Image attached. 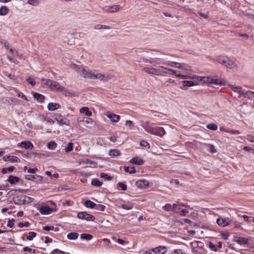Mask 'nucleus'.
Wrapping results in <instances>:
<instances>
[{
  "label": "nucleus",
  "instance_id": "nucleus-1",
  "mask_svg": "<svg viewBox=\"0 0 254 254\" xmlns=\"http://www.w3.org/2000/svg\"><path fill=\"white\" fill-rule=\"evenodd\" d=\"M42 81L44 82V84L48 86L52 90H56L58 92L64 91L65 93L68 92L66 88L61 85L57 81L44 78H43Z\"/></svg>",
  "mask_w": 254,
  "mask_h": 254
},
{
  "label": "nucleus",
  "instance_id": "nucleus-2",
  "mask_svg": "<svg viewBox=\"0 0 254 254\" xmlns=\"http://www.w3.org/2000/svg\"><path fill=\"white\" fill-rule=\"evenodd\" d=\"M73 65L76 68V72H78L81 71V76L85 78H89L93 79L95 72L91 70H87L85 68H82V66H79L77 64H74Z\"/></svg>",
  "mask_w": 254,
  "mask_h": 254
},
{
  "label": "nucleus",
  "instance_id": "nucleus-3",
  "mask_svg": "<svg viewBox=\"0 0 254 254\" xmlns=\"http://www.w3.org/2000/svg\"><path fill=\"white\" fill-rule=\"evenodd\" d=\"M217 61L221 64L226 67L231 68L236 65V64L231 60L227 57H218Z\"/></svg>",
  "mask_w": 254,
  "mask_h": 254
},
{
  "label": "nucleus",
  "instance_id": "nucleus-4",
  "mask_svg": "<svg viewBox=\"0 0 254 254\" xmlns=\"http://www.w3.org/2000/svg\"><path fill=\"white\" fill-rule=\"evenodd\" d=\"M77 217L78 219L85 220L88 221H93L95 220V217L87 212H79L77 213Z\"/></svg>",
  "mask_w": 254,
  "mask_h": 254
},
{
  "label": "nucleus",
  "instance_id": "nucleus-5",
  "mask_svg": "<svg viewBox=\"0 0 254 254\" xmlns=\"http://www.w3.org/2000/svg\"><path fill=\"white\" fill-rule=\"evenodd\" d=\"M53 118L61 125H65L69 126L70 125L69 120L64 118L61 114H56Z\"/></svg>",
  "mask_w": 254,
  "mask_h": 254
},
{
  "label": "nucleus",
  "instance_id": "nucleus-6",
  "mask_svg": "<svg viewBox=\"0 0 254 254\" xmlns=\"http://www.w3.org/2000/svg\"><path fill=\"white\" fill-rule=\"evenodd\" d=\"M135 186L140 189H145L149 187V182L145 179L139 180L136 181Z\"/></svg>",
  "mask_w": 254,
  "mask_h": 254
},
{
  "label": "nucleus",
  "instance_id": "nucleus-7",
  "mask_svg": "<svg viewBox=\"0 0 254 254\" xmlns=\"http://www.w3.org/2000/svg\"><path fill=\"white\" fill-rule=\"evenodd\" d=\"M142 70L144 72L148 73L151 74L156 75H161L160 70L159 69V67L157 68H148V67H144L142 69Z\"/></svg>",
  "mask_w": 254,
  "mask_h": 254
},
{
  "label": "nucleus",
  "instance_id": "nucleus-8",
  "mask_svg": "<svg viewBox=\"0 0 254 254\" xmlns=\"http://www.w3.org/2000/svg\"><path fill=\"white\" fill-rule=\"evenodd\" d=\"M25 179L27 180L35 181L37 183H41L43 180V177L39 175H25Z\"/></svg>",
  "mask_w": 254,
  "mask_h": 254
},
{
  "label": "nucleus",
  "instance_id": "nucleus-9",
  "mask_svg": "<svg viewBox=\"0 0 254 254\" xmlns=\"http://www.w3.org/2000/svg\"><path fill=\"white\" fill-rule=\"evenodd\" d=\"M154 254H165L167 252V248L165 246H159L152 249Z\"/></svg>",
  "mask_w": 254,
  "mask_h": 254
},
{
  "label": "nucleus",
  "instance_id": "nucleus-10",
  "mask_svg": "<svg viewBox=\"0 0 254 254\" xmlns=\"http://www.w3.org/2000/svg\"><path fill=\"white\" fill-rule=\"evenodd\" d=\"M77 122L78 123H80V122L86 123L87 125H85V127H89V128L92 127V125H94L93 121L92 119L91 118H88V117L83 118V120H80V118H78L77 119Z\"/></svg>",
  "mask_w": 254,
  "mask_h": 254
},
{
  "label": "nucleus",
  "instance_id": "nucleus-11",
  "mask_svg": "<svg viewBox=\"0 0 254 254\" xmlns=\"http://www.w3.org/2000/svg\"><path fill=\"white\" fill-rule=\"evenodd\" d=\"M166 133L165 130L162 127H154L153 133L160 137L163 136Z\"/></svg>",
  "mask_w": 254,
  "mask_h": 254
},
{
  "label": "nucleus",
  "instance_id": "nucleus-12",
  "mask_svg": "<svg viewBox=\"0 0 254 254\" xmlns=\"http://www.w3.org/2000/svg\"><path fill=\"white\" fill-rule=\"evenodd\" d=\"M238 93L240 95V97L243 96L244 98H251L252 95H254V92L252 91L239 90Z\"/></svg>",
  "mask_w": 254,
  "mask_h": 254
},
{
  "label": "nucleus",
  "instance_id": "nucleus-13",
  "mask_svg": "<svg viewBox=\"0 0 254 254\" xmlns=\"http://www.w3.org/2000/svg\"><path fill=\"white\" fill-rule=\"evenodd\" d=\"M216 222L218 225L225 227L229 224L230 221L228 218L220 217L217 218Z\"/></svg>",
  "mask_w": 254,
  "mask_h": 254
},
{
  "label": "nucleus",
  "instance_id": "nucleus-14",
  "mask_svg": "<svg viewBox=\"0 0 254 254\" xmlns=\"http://www.w3.org/2000/svg\"><path fill=\"white\" fill-rule=\"evenodd\" d=\"M3 160L4 161H10L11 162H19L20 161V159L17 156H5L3 158Z\"/></svg>",
  "mask_w": 254,
  "mask_h": 254
},
{
  "label": "nucleus",
  "instance_id": "nucleus-15",
  "mask_svg": "<svg viewBox=\"0 0 254 254\" xmlns=\"http://www.w3.org/2000/svg\"><path fill=\"white\" fill-rule=\"evenodd\" d=\"M107 116L110 119L112 122L115 123L118 122L120 118V116L111 112H108L107 114Z\"/></svg>",
  "mask_w": 254,
  "mask_h": 254
},
{
  "label": "nucleus",
  "instance_id": "nucleus-16",
  "mask_svg": "<svg viewBox=\"0 0 254 254\" xmlns=\"http://www.w3.org/2000/svg\"><path fill=\"white\" fill-rule=\"evenodd\" d=\"M13 200L16 204L22 205L25 204V199L23 198V195L15 197L13 198Z\"/></svg>",
  "mask_w": 254,
  "mask_h": 254
},
{
  "label": "nucleus",
  "instance_id": "nucleus-17",
  "mask_svg": "<svg viewBox=\"0 0 254 254\" xmlns=\"http://www.w3.org/2000/svg\"><path fill=\"white\" fill-rule=\"evenodd\" d=\"M197 79L204 83H211L213 81V77L212 76H198Z\"/></svg>",
  "mask_w": 254,
  "mask_h": 254
},
{
  "label": "nucleus",
  "instance_id": "nucleus-18",
  "mask_svg": "<svg viewBox=\"0 0 254 254\" xmlns=\"http://www.w3.org/2000/svg\"><path fill=\"white\" fill-rule=\"evenodd\" d=\"M39 211L40 213L44 215L49 214L52 211V209L48 206H42Z\"/></svg>",
  "mask_w": 254,
  "mask_h": 254
},
{
  "label": "nucleus",
  "instance_id": "nucleus-19",
  "mask_svg": "<svg viewBox=\"0 0 254 254\" xmlns=\"http://www.w3.org/2000/svg\"><path fill=\"white\" fill-rule=\"evenodd\" d=\"M33 97L37 102L41 103H44L45 99V96L37 92H34Z\"/></svg>",
  "mask_w": 254,
  "mask_h": 254
},
{
  "label": "nucleus",
  "instance_id": "nucleus-20",
  "mask_svg": "<svg viewBox=\"0 0 254 254\" xmlns=\"http://www.w3.org/2000/svg\"><path fill=\"white\" fill-rule=\"evenodd\" d=\"M60 107L61 106L60 104L57 103H49L47 106L48 110L50 111H55L59 109Z\"/></svg>",
  "mask_w": 254,
  "mask_h": 254
},
{
  "label": "nucleus",
  "instance_id": "nucleus-21",
  "mask_svg": "<svg viewBox=\"0 0 254 254\" xmlns=\"http://www.w3.org/2000/svg\"><path fill=\"white\" fill-rule=\"evenodd\" d=\"M177 206L178 204H173V205H171L170 204L167 203L163 206V209L167 211H176V207Z\"/></svg>",
  "mask_w": 254,
  "mask_h": 254
},
{
  "label": "nucleus",
  "instance_id": "nucleus-22",
  "mask_svg": "<svg viewBox=\"0 0 254 254\" xmlns=\"http://www.w3.org/2000/svg\"><path fill=\"white\" fill-rule=\"evenodd\" d=\"M93 77V79H98L101 81H107L108 79H110V78L109 76H106L101 73H95L94 76Z\"/></svg>",
  "mask_w": 254,
  "mask_h": 254
},
{
  "label": "nucleus",
  "instance_id": "nucleus-23",
  "mask_svg": "<svg viewBox=\"0 0 254 254\" xmlns=\"http://www.w3.org/2000/svg\"><path fill=\"white\" fill-rule=\"evenodd\" d=\"M130 162L137 165H142L144 164V160L143 159H139L137 157H133L130 160Z\"/></svg>",
  "mask_w": 254,
  "mask_h": 254
},
{
  "label": "nucleus",
  "instance_id": "nucleus-24",
  "mask_svg": "<svg viewBox=\"0 0 254 254\" xmlns=\"http://www.w3.org/2000/svg\"><path fill=\"white\" fill-rule=\"evenodd\" d=\"M20 146L25 149H32L33 144L29 141H23L20 143Z\"/></svg>",
  "mask_w": 254,
  "mask_h": 254
},
{
  "label": "nucleus",
  "instance_id": "nucleus-25",
  "mask_svg": "<svg viewBox=\"0 0 254 254\" xmlns=\"http://www.w3.org/2000/svg\"><path fill=\"white\" fill-rule=\"evenodd\" d=\"M7 181L9 182L11 185H14L19 181V178L12 175H10Z\"/></svg>",
  "mask_w": 254,
  "mask_h": 254
},
{
  "label": "nucleus",
  "instance_id": "nucleus-26",
  "mask_svg": "<svg viewBox=\"0 0 254 254\" xmlns=\"http://www.w3.org/2000/svg\"><path fill=\"white\" fill-rule=\"evenodd\" d=\"M121 153L120 150L118 149H111L109 151V155L112 157H116L120 156Z\"/></svg>",
  "mask_w": 254,
  "mask_h": 254
},
{
  "label": "nucleus",
  "instance_id": "nucleus-27",
  "mask_svg": "<svg viewBox=\"0 0 254 254\" xmlns=\"http://www.w3.org/2000/svg\"><path fill=\"white\" fill-rule=\"evenodd\" d=\"M182 83L185 87H191L197 85L196 82L193 81L184 80L182 81Z\"/></svg>",
  "mask_w": 254,
  "mask_h": 254
},
{
  "label": "nucleus",
  "instance_id": "nucleus-28",
  "mask_svg": "<svg viewBox=\"0 0 254 254\" xmlns=\"http://www.w3.org/2000/svg\"><path fill=\"white\" fill-rule=\"evenodd\" d=\"M81 113H84L87 117H90L92 115V112L89 111V108L86 107H83L80 109Z\"/></svg>",
  "mask_w": 254,
  "mask_h": 254
},
{
  "label": "nucleus",
  "instance_id": "nucleus-29",
  "mask_svg": "<svg viewBox=\"0 0 254 254\" xmlns=\"http://www.w3.org/2000/svg\"><path fill=\"white\" fill-rule=\"evenodd\" d=\"M84 205L87 208H93L95 207L96 203L90 200H87L84 202Z\"/></svg>",
  "mask_w": 254,
  "mask_h": 254
},
{
  "label": "nucleus",
  "instance_id": "nucleus-30",
  "mask_svg": "<svg viewBox=\"0 0 254 254\" xmlns=\"http://www.w3.org/2000/svg\"><path fill=\"white\" fill-rule=\"evenodd\" d=\"M236 242L241 245H246L248 243L249 240L247 238L240 237H238V239L236 241Z\"/></svg>",
  "mask_w": 254,
  "mask_h": 254
},
{
  "label": "nucleus",
  "instance_id": "nucleus-31",
  "mask_svg": "<svg viewBox=\"0 0 254 254\" xmlns=\"http://www.w3.org/2000/svg\"><path fill=\"white\" fill-rule=\"evenodd\" d=\"M124 170L126 172L130 174H133L136 173V170L134 167H124Z\"/></svg>",
  "mask_w": 254,
  "mask_h": 254
},
{
  "label": "nucleus",
  "instance_id": "nucleus-32",
  "mask_svg": "<svg viewBox=\"0 0 254 254\" xmlns=\"http://www.w3.org/2000/svg\"><path fill=\"white\" fill-rule=\"evenodd\" d=\"M15 167L13 166H11L8 168H3L1 170V172L3 174H6L8 172H12L15 170Z\"/></svg>",
  "mask_w": 254,
  "mask_h": 254
},
{
  "label": "nucleus",
  "instance_id": "nucleus-33",
  "mask_svg": "<svg viewBox=\"0 0 254 254\" xmlns=\"http://www.w3.org/2000/svg\"><path fill=\"white\" fill-rule=\"evenodd\" d=\"M204 145L205 146L207 151H208L209 152L211 153H214L216 152V150L215 149L213 145L211 144H205Z\"/></svg>",
  "mask_w": 254,
  "mask_h": 254
},
{
  "label": "nucleus",
  "instance_id": "nucleus-34",
  "mask_svg": "<svg viewBox=\"0 0 254 254\" xmlns=\"http://www.w3.org/2000/svg\"><path fill=\"white\" fill-rule=\"evenodd\" d=\"M78 237V234L76 232H71L67 235V238L69 240H76Z\"/></svg>",
  "mask_w": 254,
  "mask_h": 254
},
{
  "label": "nucleus",
  "instance_id": "nucleus-35",
  "mask_svg": "<svg viewBox=\"0 0 254 254\" xmlns=\"http://www.w3.org/2000/svg\"><path fill=\"white\" fill-rule=\"evenodd\" d=\"M8 8L6 6H2L0 7V15L4 16L8 12Z\"/></svg>",
  "mask_w": 254,
  "mask_h": 254
},
{
  "label": "nucleus",
  "instance_id": "nucleus-36",
  "mask_svg": "<svg viewBox=\"0 0 254 254\" xmlns=\"http://www.w3.org/2000/svg\"><path fill=\"white\" fill-rule=\"evenodd\" d=\"M91 185L94 186L100 187L102 185V183L99 181L98 179L94 178L92 180Z\"/></svg>",
  "mask_w": 254,
  "mask_h": 254
},
{
  "label": "nucleus",
  "instance_id": "nucleus-37",
  "mask_svg": "<svg viewBox=\"0 0 254 254\" xmlns=\"http://www.w3.org/2000/svg\"><path fill=\"white\" fill-rule=\"evenodd\" d=\"M118 208H122L126 210H130L132 208V205L131 204H123L120 205H117Z\"/></svg>",
  "mask_w": 254,
  "mask_h": 254
},
{
  "label": "nucleus",
  "instance_id": "nucleus-38",
  "mask_svg": "<svg viewBox=\"0 0 254 254\" xmlns=\"http://www.w3.org/2000/svg\"><path fill=\"white\" fill-rule=\"evenodd\" d=\"M80 238L82 240H86L89 241L93 238V236L92 235L89 234L83 233L80 235Z\"/></svg>",
  "mask_w": 254,
  "mask_h": 254
},
{
  "label": "nucleus",
  "instance_id": "nucleus-39",
  "mask_svg": "<svg viewBox=\"0 0 254 254\" xmlns=\"http://www.w3.org/2000/svg\"><path fill=\"white\" fill-rule=\"evenodd\" d=\"M57 146V144L54 141H51L47 144L48 148L51 150H55Z\"/></svg>",
  "mask_w": 254,
  "mask_h": 254
},
{
  "label": "nucleus",
  "instance_id": "nucleus-40",
  "mask_svg": "<svg viewBox=\"0 0 254 254\" xmlns=\"http://www.w3.org/2000/svg\"><path fill=\"white\" fill-rule=\"evenodd\" d=\"M37 236L36 233L34 232H29L28 233V236L26 237V239L28 241H32L34 238Z\"/></svg>",
  "mask_w": 254,
  "mask_h": 254
},
{
  "label": "nucleus",
  "instance_id": "nucleus-41",
  "mask_svg": "<svg viewBox=\"0 0 254 254\" xmlns=\"http://www.w3.org/2000/svg\"><path fill=\"white\" fill-rule=\"evenodd\" d=\"M100 177L103 179L105 181H111L113 179L112 177L109 176L108 174L104 173L100 174Z\"/></svg>",
  "mask_w": 254,
  "mask_h": 254
},
{
  "label": "nucleus",
  "instance_id": "nucleus-42",
  "mask_svg": "<svg viewBox=\"0 0 254 254\" xmlns=\"http://www.w3.org/2000/svg\"><path fill=\"white\" fill-rule=\"evenodd\" d=\"M207 128L212 130H216L217 129V125L215 123L208 124L207 125Z\"/></svg>",
  "mask_w": 254,
  "mask_h": 254
},
{
  "label": "nucleus",
  "instance_id": "nucleus-43",
  "mask_svg": "<svg viewBox=\"0 0 254 254\" xmlns=\"http://www.w3.org/2000/svg\"><path fill=\"white\" fill-rule=\"evenodd\" d=\"M73 143L69 142L67 144V146L64 148V151L66 152H69L73 150Z\"/></svg>",
  "mask_w": 254,
  "mask_h": 254
},
{
  "label": "nucleus",
  "instance_id": "nucleus-44",
  "mask_svg": "<svg viewBox=\"0 0 254 254\" xmlns=\"http://www.w3.org/2000/svg\"><path fill=\"white\" fill-rule=\"evenodd\" d=\"M176 67L187 70L190 69V66L184 63L180 64V65H176Z\"/></svg>",
  "mask_w": 254,
  "mask_h": 254
},
{
  "label": "nucleus",
  "instance_id": "nucleus-45",
  "mask_svg": "<svg viewBox=\"0 0 254 254\" xmlns=\"http://www.w3.org/2000/svg\"><path fill=\"white\" fill-rule=\"evenodd\" d=\"M159 69L160 70L161 75H163V74L168 73L169 72V68H167L165 66H160Z\"/></svg>",
  "mask_w": 254,
  "mask_h": 254
},
{
  "label": "nucleus",
  "instance_id": "nucleus-46",
  "mask_svg": "<svg viewBox=\"0 0 254 254\" xmlns=\"http://www.w3.org/2000/svg\"><path fill=\"white\" fill-rule=\"evenodd\" d=\"M50 254H69L68 253H66L65 252L61 251L58 249H54Z\"/></svg>",
  "mask_w": 254,
  "mask_h": 254
},
{
  "label": "nucleus",
  "instance_id": "nucleus-47",
  "mask_svg": "<svg viewBox=\"0 0 254 254\" xmlns=\"http://www.w3.org/2000/svg\"><path fill=\"white\" fill-rule=\"evenodd\" d=\"M105 206L102 204H96L95 209L98 211H104L105 209Z\"/></svg>",
  "mask_w": 254,
  "mask_h": 254
},
{
  "label": "nucleus",
  "instance_id": "nucleus-48",
  "mask_svg": "<svg viewBox=\"0 0 254 254\" xmlns=\"http://www.w3.org/2000/svg\"><path fill=\"white\" fill-rule=\"evenodd\" d=\"M119 10V6L117 5H114L110 7V11L111 12H115L118 11Z\"/></svg>",
  "mask_w": 254,
  "mask_h": 254
},
{
  "label": "nucleus",
  "instance_id": "nucleus-49",
  "mask_svg": "<svg viewBox=\"0 0 254 254\" xmlns=\"http://www.w3.org/2000/svg\"><path fill=\"white\" fill-rule=\"evenodd\" d=\"M24 199H25V204L29 203L34 201V198L26 195H23Z\"/></svg>",
  "mask_w": 254,
  "mask_h": 254
},
{
  "label": "nucleus",
  "instance_id": "nucleus-50",
  "mask_svg": "<svg viewBox=\"0 0 254 254\" xmlns=\"http://www.w3.org/2000/svg\"><path fill=\"white\" fill-rule=\"evenodd\" d=\"M229 86L230 87L232 90H233L235 92H237L238 93V91L239 90H237V89H241L242 87L240 86H235L234 85L230 84Z\"/></svg>",
  "mask_w": 254,
  "mask_h": 254
},
{
  "label": "nucleus",
  "instance_id": "nucleus-51",
  "mask_svg": "<svg viewBox=\"0 0 254 254\" xmlns=\"http://www.w3.org/2000/svg\"><path fill=\"white\" fill-rule=\"evenodd\" d=\"M176 76L177 77H180L181 78L183 79H188V78H194V77H191L188 75H183V74H176Z\"/></svg>",
  "mask_w": 254,
  "mask_h": 254
},
{
  "label": "nucleus",
  "instance_id": "nucleus-52",
  "mask_svg": "<svg viewBox=\"0 0 254 254\" xmlns=\"http://www.w3.org/2000/svg\"><path fill=\"white\" fill-rule=\"evenodd\" d=\"M140 145L142 147H147L148 148H150L149 144L146 141L144 140H142L140 142Z\"/></svg>",
  "mask_w": 254,
  "mask_h": 254
},
{
  "label": "nucleus",
  "instance_id": "nucleus-53",
  "mask_svg": "<svg viewBox=\"0 0 254 254\" xmlns=\"http://www.w3.org/2000/svg\"><path fill=\"white\" fill-rule=\"evenodd\" d=\"M212 84H214L216 85H223L225 84L224 82H223L222 81H219V80L217 79H215L213 78V81L212 82Z\"/></svg>",
  "mask_w": 254,
  "mask_h": 254
},
{
  "label": "nucleus",
  "instance_id": "nucleus-54",
  "mask_svg": "<svg viewBox=\"0 0 254 254\" xmlns=\"http://www.w3.org/2000/svg\"><path fill=\"white\" fill-rule=\"evenodd\" d=\"M1 43L6 49H10V45L7 41L3 40L1 41Z\"/></svg>",
  "mask_w": 254,
  "mask_h": 254
},
{
  "label": "nucleus",
  "instance_id": "nucleus-55",
  "mask_svg": "<svg viewBox=\"0 0 254 254\" xmlns=\"http://www.w3.org/2000/svg\"><path fill=\"white\" fill-rule=\"evenodd\" d=\"M118 185L120 188L122 189V190H123L125 191L127 190V186L122 182H119Z\"/></svg>",
  "mask_w": 254,
  "mask_h": 254
},
{
  "label": "nucleus",
  "instance_id": "nucleus-56",
  "mask_svg": "<svg viewBox=\"0 0 254 254\" xmlns=\"http://www.w3.org/2000/svg\"><path fill=\"white\" fill-rule=\"evenodd\" d=\"M157 59H158L156 58V59H152V60H148V59H147L145 58H143V61L145 63H149L151 64H153L156 61Z\"/></svg>",
  "mask_w": 254,
  "mask_h": 254
},
{
  "label": "nucleus",
  "instance_id": "nucleus-57",
  "mask_svg": "<svg viewBox=\"0 0 254 254\" xmlns=\"http://www.w3.org/2000/svg\"><path fill=\"white\" fill-rule=\"evenodd\" d=\"M15 220L13 218H12L10 220H9L7 222V227L9 228H12L14 226V222Z\"/></svg>",
  "mask_w": 254,
  "mask_h": 254
},
{
  "label": "nucleus",
  "instance_id": "nucleus-58",
  "mask_svg": "<svg viewBox=\"0 0 254 254\" xmlns=\"http://www.w3.org/2000/svg\"><path fill=\"white\" fill-rule=\"evenodd\" d=\"M209 248L213 251L216 252L217 251V248L215 245H214L212 242L209 243Z\"/></svg>",
  "mask_w": 254,
  "mask_h": 254
},
{
  "label": "nucleus",
  "instance_id": "nucleus-59",
  "mask_svg": "<svg viewBox=\"0 0 254 254\" xmlns=\"http://www.w3.org/2000/svg\"><path fill=\"white\" fill-rule=\"evenodd\" d=\"M145 130L148 133H151L153 134V130H154V127H146L145 128Z\"/></svg>",
  "mask_w": 254,
  "mask_h": 254
},
{
  "label": "nucleus",
  "instance_id": "nucleus-60",
  "mask_svg": "<svg viewBox=\"0 0 254 254\" xmlns=\"http://www.w3.org/2000/svg\"><path fill=\"white\" fill-rule=\"evenodd\" d=\"M171 254H185V253L183 252L181 249H178L174 250Z\"/></svg>",
  "mask_w": 254,
  "mask_h": 254
},
{
  "label": "nucleus",
  "instance_id": "nucleus-61",
  "mask_svg": "<svg viewBox=\"0 0 254 254\" xmlns=\"http://www.w3.org/2000/svg\"><path fill=\"white\" fill-rule=\"evenodd\" d=\"M23 250L24 252H32L33 253H36V250L35 249H32L28 247L23 248Z\"/></svg>",
  "mask_w": 254,
  "mask_h": 254
},
{
  "label": "nucleus",
  "instance_id": "nucleus-62",
  "mask_svg": "<svg viewBox=\"0 0 254 254\" xmlns=\"http://www.w3.org/2000/svg\"><path fill=\"white\" fill-rule=\"evenodd\" d=\"M167 64L171 66L176 67V65H180V63L174 62H170Z\"/></svg>",
  "mask_w": 254,
  "mask_h": 254
},
{
  "label": "nucleus",
  "instance_id": "nucleus-63",
  "mask_svg": "<svg viewBox=\"0 0 254 254\" xmlns=\"http://www.w3.org/2000/svg\"><path fill=\"white\" fill-rule=\"evenodd\" d=\"M9 52L12 55H16L17 56H18V51L17 50L14 49L10 48L9 49Z\"/></svg>",
  "mask_w": 254,
  "mask_h": 254
},
{
  "label": "nucleus",
  "instance_id": "nucleus-64",
  "mask_svg": "<svg viewBox=\"0 0 254 254\" xmlns=\"http://www.w3.org/2000/svg\"><path fill=\"white\" fill-rule=\"evenodd\" d=\"M38 171L37 168H30L28 169V173L30 174H34Z\"/></svg>",
  "mask_w": 254,
  "mask_h": 254
}]
</instances>
